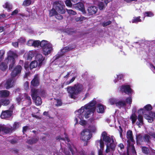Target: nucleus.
<instances>
[{
    "mask_svg": "<svg viewBox=\"0 0 155 155\" xmlns=\"http://www.w3.org/2000/svg\"><path fill=\"white\" fill-rule=\"evenodd\" d=\"M143 20L144 19V18L146 17H151L153 16L154 15L153 13L151 11L145 12L143 13Z\"/></svg>",
    "mask_w": 155,
    "mask_h": 155,
    "instance_id": "4c0bfd02",
    "label": "nucleus"
},
{
    "mask_svg": "<svg viewBox=\"0 0 155 155\" xmlns=\"http://www.w3.org/2000/svg\"><path fill=\"white\" fill-rule=\"evenodd\" d=\"M94 111V109H84V116L85 118H87L90 117V115L93 113Z\"/></svg>",
    "mask_w": 155,
    "mask_h": 155,
    "instance_id": "6ab92c4d",
    "label": "nucleus"
},
{
    "mask_svg": "<svg viewBox=\"0 0 155 155\" xmlns=\"http://www.w3.org/2000/svg\"><path fill=\"white\" fill-rule=\"evenodd\" d=\"M130 118L132 120V124H134L137 119V117L135 113H133L130 116Z\"/></svg>",
    "mask_w": 155,
    "mask_h": 155,
    "instance_id": "ea45409f",
    "label": "nucleus"
},
{
    "mask_svg": "<svg viewBox=\"0 0 155 155\" xmlns=\"http://www.w3.org/2000/svg\"><path fill=\"white\" fill-rule=\"evenodd\" d=\"M3 7L4 8L7 9L9 11L12 9V5L8 2H6L5 5H3Z\"/></svg>",
    "mask_w": 155,
    "mask_h": 155,
    "instance_id": "f704fd0d",
    "label": "nucleus"
},
{
    "mask_svg": "<svg viewBox=\"0 0 155 155\" xmlns=\"http://www.w3.org/2000/svg\"><path fill=\"white\" fill-rule=\"evenodd\" d=\"M98 6L100 10H103L104 8V4L103 2H99Z\"/></svg>",
    "mask_w": 155,
    "mask_h": 155,
    "instance_id": "de8ad7c7",
    "label": "nucleus"
},
{
    "mask_svg": "<svg viewBox=\"0 0 155 155\" xmlns=\"http://www.w3.org/2000/svg\"><path fill=\"white\" fill-rule=\"evenodd\" d=\"M10 92L7 90H2L0 91V97H6L9 95Z\"/></svg>",
    "mask_w": 155,
    "mask_h": 155,
    "instance_id": "5701e85b",
    "label": "nucleus"
},
{
    "mask_svg": "<svg viewBox=\"0 0 155 155\" xmlns=\"http://www.w3.org/2000/svg\"><path fill=\"white\" fill-rule=\"evenodd\" d=\"M57 103L55 104L56 106L58 107L62 105V103L61 100L57 99Z\"/></svg>",
    "mask_w": 155,
    "mask_h": 155,
    "instance_id": "680f3d73",
    "label": "nucleus"
},
{
    "mask_svg": "<svg viewBox=\"0 0 155 155\" xmlns=\"http://www.w3.org/2000/svg\"><path fill=\"white\" fill-rule=\"evenodd\" d=\"M53 6L58 12L61 14L65 13V6L63 2L60 1H55L53 2Z\"/></svg>",
    "mask_w": 155,
    "mask_h": 155,
    "instance_id": "39448f33",
    "label": "nucleus"
},
{
    "mask_svg": "<svg viewBox=\"0 0 155 155\" xmlns=\"http://www.w3.org/2000/svg\"><path fill=\"white\" fill-rule=\"evenodd\" d=\"M92 134L88 130H84L81 133L80 138L81 140L85 142L84 143V146H87L88 143V140L92 137Z\"/></svg>",
    "mask_w": 155,
    "mask_h": 155,
    "instance_id": "20e7f679",
    "label": "nucleus"
},
{
    "mask_svg": "<svg viewBox=\"0 0 155 155\" xmlns=\"http://www.w3.org/2000/svg\"><path fill=\"white\" fill-rule=\"evenodd\" d=\"M120 91L128 95H131L133 91L129 85H122L119 87Z\"/></svg>",
    "mask_w": 155,
    "mask_h": 155,
    "instance_id": "423d86ee",
    "label": "nucleus"
},
{
    "mask_svg": "<svg viewBox=\"0 0 155 155\" xmlns=\"http://www.w3.org/2000/svg\"><path fill=\"white\" fill-rule=\"evenodd\" d=\"M33 41L31 40H28L27 43V45L30 46H33Z\"/></svg>",
    "mask_w": 155,
    "mask_h": 155,
    "instance_id": "69168bd1",
    "label": "nucleus"
},
{
    "mask_svg": "<svg viewBox=\"0 0 155 155\" xmlns=\"http://www.w3.org/2000/svg\"><path fill=\"white\" fill-rule=\"evenodd\" d=\"M68 149L69 151L71 152L72 155H74L75 153L74 150L71 145H70L68 146Z\"/></svg>",
    "mask_w": 155,
    "mask_h": 155,
    "instance_id": "bf43d9fd",
    "label": "nucleus"
},
{
    "mask_svg": "<svg viewBox=\"0 0 155 155\" xmlns=\"http://www.w3.org/2000/svg\"><path fill=\"white\" fill-rule=\"evenodd\" d=\"M38 65V62L36 61H32L30 64V70H32L34 68H36Z\"/></svg>",
    "mask_w": 155,
    "mask_h": 155,
    "instance_id": "72a5a7b5",
    "label": "nucleus"
},
{
    "mask_svg": "<svg viewBox=\"0 0 155 155\" xmlns=\"http://www.w3.org/2000/svg\"><path fill=\"white\" fill-rule=\"evenodd\" d=\"M15 81V78L12 77L8 79L6 82L5 84V86L6 89H8L12 87L13 85V83Z\"/></svg>",
    "mask_w": 155,
    "mask_h": 155,
    "instance_id": "9d476101",
    "label": "nucleus"
},
{
    "mask_svg": "<svg viewBox=\"0 0 155 155\" xmlns=\"http://www.w3.org/2000/svg\"><path fill=\"white\" fill-rule=\"evenodd\" d=\"M97 141L100 143V149L98 150V155H103V153L104 147V142L102 139H101L100 140H97Z\"/></svg>",
    "mask_w": 155,
    "mask_h": 155,
    "instance_id": "a211bd4d",
    "label": "nucleus"
},
{
    "mask_svg": "<svg viewBox=\"0 0 155 155\" xmlns=\"http://www.w3.org/2000/svg\"><path fill=\"white\" fill-rule=\"evenodd\" d=\"M138 120L139 121V122H137L136 124L139 126L140 125L142 126L143 125V117L141 115H138Z\"/></svg>",
    "mask_w": 155,
    "mask_h": 155,
    "instance_id": "393cba45",
    "label": "nucleus"
},
{
    "mask_svg": "<svg viewBox=\"0 0 155 155\" xmlns=\"http://www.w3.org/2000/svg\"><path fill=\"white\" fill-rule=\"evenodd\" d=\"M127 137L132 142L135 143L133 136L132 132L131 130H129L127 132Z\"/></svg>",
    "mask_w": 155,
    "mask_h": 155,
    "instance_id": "412c9836",
    "label": "nucleus"
},
{
    "mask_svg": "<svg viewBox=\"0 0 155 155\" xmlns=\"http://www.w3.org/2000/svg\"><path fill=\"white\" fill-rule=\"evenodd\" d=\"M84 107H82L81 108L78 110V112L80 113L78 117L81 120H82L84 118Z\"/></svg>",
    "mask_w": 155,
    "mask_h": 155,
    "instance_id": "4be33fe9",
    "label": "nucleus"
},
{
    "mask_svg": "<svg viewBox=\"0 0 155 155\" xmlns=\"http://www.w3.org/2000/svg\"><path fill=\"white\" fill-rule=\"evenodd\" d=\"M31 96L32 99L39 96V91L38 89L33 88L31 89Z\"/></svg>",
    "mask_w": 155,
    "mask_h": 155,
    "instance_id": "dca6fc26",
    "label": "nucleus"
},
{
    "mask_svg": "<svg viewBox=\"0 0 155 155\" xmlns=\"http://www.w3.org/2000/svg\"><path fill=\"white\" fill-rule=\"evenodd\" d=\"M36 61H38V66H41L43 61L45 59V58L43 57L42 54H38L35 57Z\"/></svg>",
    "mask_w": 155,
    "mask_h": 155,
    "instance_id": "f3484780",
    "label": "nucleus"
},
{
    "mask_svg": "<svg viewBox=\"0 0 155 155\" xmlns=\"http://www.w3.org/2000/svg\"><path fill=\"white\" fill-rule=\"evenodd\" d=\"M136 139L137 144L140 143V142H143V137L140 134H139L136 136Z\"/></svg>",
    "mask_w": 155,
    "mask_h": 155,
    "instance_id": "2f4dec72",
    "label": "nucleus"
},
{
    "mask_svg": "<svg viewBox=\"0 0 155 155\" xmlns=\"http://www.w3.org/2000/svg\"><path fill=\"white\" fill-rule=\"evenodd\" d=\"M86 18L84 17L81 16L79 17H76L75 20L77 22L85 20Z\"/></svg>",
    "mask_w": 155,
    "mask_h": 155,
    "instance_id": "c03bdc74",
    "label": "nucleus"
},
{
    "mask_svg": "<svg viewBox=\"0 0 155 155\" xmlns=\"http://www.w3.org/2000/svg\"><path fill=\"white\" fill-rule=\"evenodd\" d=\"M141 150L142 152L145 154L148 155L149 153V149L146 147H142Z\"/></svg>",
    "mask_w": 155,
    "mask_h": 155,
    "instance_id": "58836bf2",
    "label": "nucleus"
},
{
    "mask_svg": "<svg viewBox=\"0 0 155 155\" xmlns=\"http://www.w3.org/2000/svg\"><path fill=\"white\" fill-rule=\"evenodd\" d=\"M74 46L73 47L72 45H68L64 47L63 49L61 50V51L62 53H65L70 50H71L74 48Z\"/></svg>",
    "mask_w": 155,
    "mask_h": 155,
    "instance_id": "cd10ccee",
    "label": "nucleus"
},
{
    "mask_svg": "<svg viewBox=\"0 0 155 155\" xmlns=\"http://www.w3.org/2000/svg\"><path fill=\"white\" fill-rule=\"evenodd\" d=\"M109 102L111 104L113 105L115 104H116V103L117 102V101L115 98H111L109 99Z\"/></svg>",
    "mask_w": 155,
    "mask_h": 155,
    "instance_id": "5fc2aeb1",
    "label": "nucleus"
},
{
    "mask_svg": "<svg viewBox=\"0 0 155 155\" xmlns=\"http://www.w3.org/2000/svg\"><path fill=\"white\" fill-rule=\"evenodd\" d=\"M10 103V101L9 100H4L2 101V105L7 106Z\"/></svg>",
    "mask_w": 155,
    "mask_h": 155,
    "instance_id": "49530a36",
    "label": "nucleus"
},
{
    "mask_svg": "<svg viewBox=\"0 0 155 155\" xmlns=\"http://www.w3.org/2000/svg\"><path fill=\"white\" fill-rule=\"evenodd\" d=\"M38 140V139L37 138H32L28 140L26 143L31 145L37 143Z\"/></svg>",
    "mask_w": 155,
    "mask_h": 155,
    "instance_id": "c9c22d12",
    "label": "nucleus"
},
{
    "mask_svg": "<svg viewBox=\"0 0 155 155\" xmlns=\"http://www.w3.org/2000/svg\"><path fill=\"white\" fill-rule=\"evenodd\" d=\"M152 109L151 105L150 104H148L144 106L143 108H141L138 110V112L141 111L142 113L143 114L144 113L145 110L150 111Z\"/></svg>",
    "mask_w": 155,
    "mask_h": 155,
    "instance_id": "aec40b11",
    "label": "nucleus"
},
{
    "mask_svg": "<svg viewBox=\"0 0 155 155\" xmlns=\"http://www.w3.org/2000/svg\"><path fill=\"white\" fill-rule=\"evenodd\" d=\"M101 137L103 138V139H102L103 141H104L107 144H109L110 142V138L109 136H107V134L106 132L104 131L102 133Z\"/></svg>",
    "mask_w": 155,
    "mask_h": 155,
    "instance_id": "f8f14e48",
    "label": "nucleus"
},
{
    "mask_svg": "<svg viewBox=\"0 0 155 155\" xmlns=\"http://www.w3.org/2000/svg\"><path fill=\"white\" fill-rule=\"evenodd\" d=\"M96 101L95 100H92L89 104H86L84 107V108L85 109H94V111L95 110V106L96 104Z\"/></svg>",
    "mask_w": 155,
    "mask_h": 155,
    "instance_id": "ddd939ff",
    "label": "nucleus"
},
{
    "mask_svg": "<svg viewBox=\"0 0 155 155\" xmlns=\"http://www.w3.org/2000/svg\"><path fill=\"white\" fill-rule=\"evenodd\" d=\"M83 89V86L79 83L75 84L73 86H68L67 88V91L69 97L73 99H75L76 96L80 94Z\"/></svg>",
    "mask_w": 155,
    "mask_h": 155,
    "instance_id": "f03ea898",
    "label": "nucleus"
},
{
    "mask_svg": "<svg viewBox=\"0 0 155 155\" xmlns=\"http://www.w3.org/2000/svg\"><path fill=\"white\" fill-rule=\"evenodd\" d=\"M18 43L21 44H24L25 42V39L23 37H21L17 40Z\"/></svg>",
    "mask_w": 155,
    "mask_h": 155,
    "instance_id": "09e8293b",
    "label": "nucleus"
},
{
    "mask_svg": "<svg viewBox=\"0 0 155 155\" xmlns=\"http://www.w3.org/2000/svg\"><path fill=\"white\" fill-rule=\"evenodd\" d=\"M76 77H73L69 81H67L66 82V85H68L73 82L75 80Z\"/></svg>",
    "mask_w": 155,
    "mask_h": 155,
    "instance_id": "e2e57ef3",
    "label": "nucleus"
},
{
    "mask_svg": "<svg viewBox=\"0 0 155 155\" xmlns=\"http://www.w3.org/2000/svg\"><path fill=\"white\" fill-rule=\"evenodd\" d=\"M33 46L38 47L40 45L41 47L43 53L45 55L50 54L52 49L51 45L46 40H43L41 42L39 41H33Z\"/></svg>",
    "mask_w": 155,
    "mask_h": 155,
    "instance_id": "f257e3e1",
    "label": "nucleus"
},
{
    "mask_svg": "<svg viewBox=\"0 0 155 155\" xmlns=\"http://www.w3.org/2000/svg\"><path fill=\"white\" fill-rule=\"evenodd\" d=\"M65 32L68 35H72L76 32L74 28H68L65 29Z\"/></svg>",
    "mask_w": 155,
    "mask_h": 155,
    "instance_id": "a878e982",
    "label": "nucleus"
},
{
    "mask_svg": "<svg viewBox=\"0 0 155 155\" xmlns=\"http://www.w3.org/2000/svg\"><path fill=\"white\" fill-rule=\"evenodd\" d=\"M31 85L34 87L38 86L40 84V79L36 75L31 82Z\"/></svg>",
    "mask_w": 155,
    "mask_h": 155,
    "instance_id": "9b49d317",
    "label": "nucleus"
},
{
    "mask_svg": "<svg viewBox=\"0 0 155 155\" xmlns=\"http://www.w3.org/2000/svg\"><path fill=\"white\" fill-rule=\"evenodd\" d=\"M78 155H87V153L84 149H82L78 152Z\"/></svg>",
    "mask_w": 155,
    "mask_h": 155,
    "instance_id": "3c124183",
    "label": "nucleus"
},
{
    "mask_svg": "<svg viewBox=\"0 0 155 155\" xmlns=\"http://www.w3.org/2000/svg\"><path fill=\"white\" fill-rule=\"evenodd\" d=\"M22 69V67L21 65L16 66L12 71L11 73V76L15 78L18 74L21 73Z\"/></svg>",
    "mask_w": 155,
    "mask_h": 155,
    "instance_id": "0eeeda50",
    "label": "nucleus"
},
{
    "mask_svg": "<svg viewBox=\"0 0 155 155\" xmlns=\"http://www.w3.org/2000/svg\"><path fill=\"white\" fill-rule=\"evenodd\" d=\"M30 127H29L26 126L23 127H22V132L23 134H24L25 133V132H26L27 130H29Z\"/></svg>",
    "mask_w": 155,
    "mask_h": 155,
    "instance_id": "4d7b16f0",
    "label": "nucleus"
},
{
    "mask_svg": "<svg viewBox=\"0 0 155 155\" xmlns=\"http://www.w3.org/2000/svg\"><path fill=\"white\" fill-rule=\"evenodd\" d=\"M66 11L70 15H75L76 14V12L72 10L66 9Z\"/></svg>",
    "mask_w": 155,
    "mask_h": 155,
    "instance_id": "8fccbe9b",
    "label": "nucleus"
},
{
    "mask_svg": "<svg viewBox=\"0 0 155 155\" xmlns=\"http://www.w3.org/2000/svg\"><path fill=\"white\" fill-rule=\"evenodd\" d=\"M13 111L9 110L2 111L1 115V117L2 119H5L11 117L13 114Z\"/></svg>",
    "mask_w": 155,
    "mask_h": 155,
    "instance_id": "1a4fd4ad",
    "label": "nucleus"
},
{
    "mask_svg": "<svg viewBox=\"0 0 155 155\" xmlns=\"http://www.w3.org/2000/svg\"><path fill=\"white\" fill-rule=\"evenodd\" d=\"M57 12L56 11L54 8H52L50 11L49 15L50 17H52L55 16L57 13Z\"/></svg>",
    "mask_w": 155,
    "mask_h": 155,
    "instance_id": "e433bc0d",
    "label": "nucleus"
},
{
    "mask_svg": "<svg viewBox=\"0 0 155 155\" xmlns=\"http://www.w3.org/2000/svg\"><path fill=\"white\" fill-rule=\"evenodd\" d=\"M24 67L25 69L28 70L29 68V64L28 62H25L24 63Z\"/></svg>",
    "mask_w": 155,
    "mask_h": 155,
    "instance_id": "338daca9",
    "label": "nucleus"
},
{
    "mask_svg": "<svg viewBox=\"0 0 155 155\" xmlns=\"http://www.w3.org/2000/svg\"><path fill=\"white\" fill-rule=\"evenodd\" d=\"M111 23V21H108L105 22H104L102 23V25L103 27H106L107 25H110Z\"/></svg>",
    "mask_w": 155,
    "mask_h": 155,
    "instance_id": "052dcab7",
    "label": "nucleus"
},
{
    "mask_svg": "<svg viewBox=\"0 0 155 155\" xmlns=\"http://www.w3.org/2000/svg\"><path fill=\"white\" fill-rule=\"evenodd\" d=\"M63 153L65 155H71L69 150H68L64 149V150Z\"/></svg>",
    "mask_w": 155,
    "mask_h": 155,
    "instance_id": "0e129e2a",
    "label": "nucleus"
},
{
    "mask_svg": "<svg viewBox=\"0 0 155 155\" xmlns=\"http://www.w3.org/2000/svg\"><path fill=\"white\" fill-rule=\"evenodd\" d=\"M57 12V14L55 15V18L58 20H61L63 19V16Z\"/></svg>",
    "mask_w": 155,
    "mask_h": 155,
    "instance_id": "603ef678",
    "label": "nucleus"
},
{
    "mask_svg": "<svg viewBox=\"0 0 155 155\" xmlns=\"http://www.w3.org/2000/svg\"><path fill=\"white\" fill-rule=\"evenodd\" d=\"M31 0H25L22 4V6H29L31 4Z\"/></svg>",
    "mask_w": 155,
    "mask_h": 155,
    "instance_id": "79ce46f5",
    "label": "nucleus"
},
{
    "mask_svg": "<svg viewBox=\"0 0 155 155\" xmlns=\"http://www.w3.org/2000/svg\"><path fill=\"white\" fill-rule=\"evenodd\" d=\"M33 100L35 101V104L37 106L40 105L42 103L41 98L39 96L35 98Z\"/></svg>",
    "mask_w": 155,
    "mask_h": 155,
    "instance_id": "bb28decb",
    "label": "nucleus"
},
{
    "mask_svg": "<svg viewBox=\"0 0 155 155\" xmlns=\"http://www.w3.org/2000/svg\"><path fill=\"white\" fill-rule=\"evenodd\" d=\"M132 102V99L131 97H127L126 99V103L129 104L130 106Z\"/></svg>",
    "mask_w": 155,
    "mask_h": 155,
    "instance_id": "a18cd8bd",
    "label": "nucleus"
},
{
    "mask_svg": "<svg viewBox=\"0 0 155 155\" xmlns=\"http://www.w3.org/2000/svg\"><path fill=\"white\" fill-rule=\"evenodd\" d=\"M21 125V124L19 122H15L13 125V127H12V131H15L17 129H18Z\"/></svg>",
    "mask_w": 155,
    "mask_h": 155,
    "instance_id": "c756f323",
    "label": "nucleus"
},
{
    "mask_svg": "<svg viewBox=\"0 0 155 155\" xmlns=\"http://www.w3.org/2000/svg\"><path fill=\"white\" fill-rule=\"evenodd\" d=\"M2 132L3 134H10L12 132V127H8L2 125Z\"/></svg>",
    "mask_w": 155,
    "mask_h": 155,
    "instance_id": "2eb2a0df",
    "label": "nucleus"
},
{
    "mask_svg": "<svg viewBox=\"0 0 155 155\" xmlns=\"http://www.w3.org/2000/svg\"><path fill=\"white\" fill-rule=\"evenodd\" d=\"M116 105L119 108L122 107H125L126 105L125 102L124 101H120L117 102Z\"/></svg>",
    "mask_w": 155,
    "mask_h": 155,
    "instance_id": "b1692460",
    "label": "nucleus"
},
{
    "mask_svg": "<svg viewBox=\"0 0 155 155\" xmlns=\"http://www.w3.org/2000/svg\"><path fill=\"white\" fill-rule=\"evenodd\" d=\"M97 8L95 6H91L88 7L87 11L89 15H92L95 14L97 11Z\"/></svg>",
    "mask_w": 155,
    "mask_h": 155,
    "instance_id": "4468645a",
    "label": "nucleus"
},
{
    "mask_svg": "<svg viewBox=\"0 0 155 155\" xmlns=\"http://www.w3.org/2000/svg\"><path fill=\"white\" fill-rule=\"evenodd\" d=\"M150 137L147 134H145L143 136V140L145 142L147 143H149L150 142Z\"/></svg>",
    "mask_w": 155,
    "mask_h": 155,
    "instance_id": "a19ab883",
    "label": "nucleus"
},
{
    "mask_svg": "<svg viewBox=\"0 0 155 155\" xmlns=\"http://www.w3.org/2000/svg\"><path fill=\"white\" fill-rule=\"evenodd\" d=\"M140 16L134 17L131 20L132 23H137L138 22H141L142 20L140 19Z\"/></svg>",
    "mask_w": 155,
    "mask_h": 155,
    "instance_id": "473e14b6",
    "label": "nucleus"
},
{
    "mask_svg": "<svg viewBox=\"0 0 155 155\" xmlns=\"http://www.w3.org/2000/svg\"><path fill=\"white\" fill-rule=\"evenodd\" d=\"M63 55V54H62L61 53L57 54L55 55V60L59 58H60Z\"/></svg>",
    "mask_w": 155,
    "mask_h": 155,
    "instance_id": "774afa93",
    "label": "nucleus"
},
{
    "mask_svg": "<svg viewBox=\"0 0 155 155\" xmlns=\"http://www.w3.org/2000/svg\"><path fill=\"white\" fill-rule=\"evenodd\" d=\"M110 149L112 150L113 151H114V150L116 146L115 145L114 143H111L110 144Z\"/></svg>",
    "mask_w": 155,
    "mask_h": 155,
    "instance_id": "13d9d810",
    "label": "nucleus"
},
{
    "mask_svg": "<svg viewBox=\"0 0 155 155\" xmlns=\"http://www.w3.org/2000/svg\"><path fill=\"white\" fill-rule=\"evenodd\" d=\"M144 117L146 119L148 120V121L150 123H152L153 120V117L150 116L149 115L145 114Z\"/></svg>",
    "mask_w": 155,
    "mask_h": 155,
    "instance_id": "37998d69",
    "label": "nucleus"
},
{
    "mask_svg": "<svg viewBox=\"0 0 155 155\" xmlns=\"http://www.w3.org/2000/svg\"><path fill=\"white\" fill-rule=\"evenodd\" d=\"M17 56L16 53L12 52L11 55H8L5 61V62H2L0 65V69L3 71H4L8 68L7 64L9 65V69L12 70L15 63V59L14 57Z\"/></svg>",
    "mask_w": 155,
    "mask_h": 155,
    "instance_id": "7ed1b4c3",
    "label": "nucleus"
},
{
    "mask_svg": "<svg viewBox=\"0 0 155 155\" xmlns=\"http://www.w3.org/2000/svg\"><path fill=\"white\" fill-rule=\"evenodd\" d=\"M65 4L67 6L71 7L72 6V3L70 0H66L65 1Z\"/></svg>",
    "mask_w": 155,
    "mask_h": 155,
    "instance_id": "864d4df0",
    "label": "nucleus"
},
{
    "mask_svg": "<svg viewBox=\"0 0 155 155\" xmlns=\"http://www.w3.org/2000/svg\"><path fill=\"white\" fill-rule=\"evenodd\" d=\"M97 110L98 113H103L104 111V106L101 104H99L97 107Z\"/></svg>",
    "mask_w": 155,
    "mask_h": 155,
    "instance_id": "c85d7f7f",
    "label": "nucleus"
},
{
    "mask_svg": "<svg viewBox=\"0 0 155 155\" xmlns=\"http://www.w3.org/2000/svg\"><path fill=\"white\" fill-rule=\"evenodd\" d=\"M22 96L21 95V94L19 95L16 98V101L18 102V104H20L21 101L22 99Z\"/></svg>",
    "mask_w": 155,
    "mask_h": 155,
    "instance_id": "6e6d98bb",
    "label": "nucleus"
},
{
    "mask_svg": "<svg viewBox=\"0 0 155 155\" xmlns=\"http://www.w3.org/2000/svg\"><path fill=\"white\" fill-rule=\"evenodd\" d=\"M73 7L75 9L81 11L83 14H86L84 5L82 2H78L74 5Z\"/></svg>",
    "mask_w": 155,
    "mask_h": 155,
    "instance_id": "6e6552de",
    "label": "nucleus"
},
{
    "mask_svg": "<svg viewBox=\"0 0 155 155\" xmlns=\"http://www.w3.org/2000/svg\"><path fill=\"white\" fill-rule=\"evenodd\" d=\"M24 95L25 100L27 101L26 102L27 103V105L30 106L32 103L30 97L27 94H25Z\"/></svg>",
    "mask_w": 155,
    "mask_h": 155,
    "instance_id": "7c9ffc66",
    "label": "nucleus"
}]
</instances>
